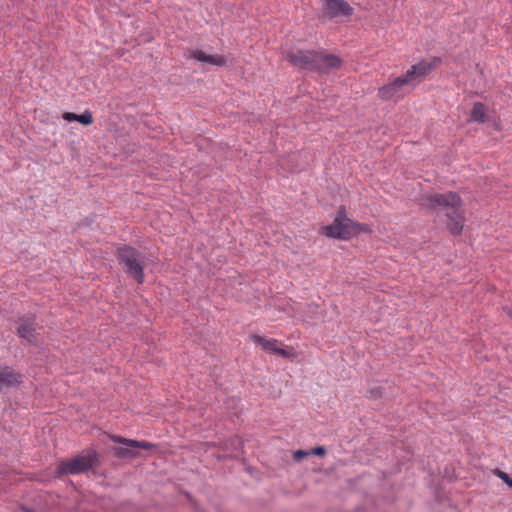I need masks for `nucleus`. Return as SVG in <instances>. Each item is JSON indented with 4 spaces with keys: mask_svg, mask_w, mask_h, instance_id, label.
<instances>
[{
    "mask_svg": "<svg viewBox=\"0 0 512 512\" xmlns=\"http://www.w3.org/2000/svg\"><path fill=\"white\" fill-rule=\"evenodd\" d=\"M22 510L24 512H35L33 509H30V508H26V507H23Z\"/></svg>",
    "mask_w": 512,
    "mask_h": 512,
    "instance_id": "4be33fe9",
    "label": "nucleus"
},
{
    "mask_svg": "<svg viewBox=\"0 0 512 512\" xmlns=\"http://www.w3.org/2000/svg\"><path fill=\"white\" fill-rule=\"evenodd\" d=\"M370 228L366 224H360L347 217L345 206L341 205L333 222L330 225L322 227V234L329 238L340 240H349L362 232H369Z\"/></svg>",
    "mask_w": 512,
    "mask_h": 512,
    "instance_id": "7ed1b4c3",
    "label": "nucleus"
},
{
    "mask_svg": "<svg viewBox=\"0 0 512 512\" xmlns=\"http://www.w3.org/2000/svg\"><path fill=\"white\" fill-rule=\"evenodd\" d=\"M285 59L294 67L310 72L329 74L342 66V59L324 50H291L284 53Z\"/></svg>",
    "mask_w": 512,
    "mask_h": 512,
    "instance_id": "f03ea898",
    "label": "nucleus"
},
{
    "mask_svg": "<svg viewBox=\"0 0 512 512\" xmlns=\"http://www.w3.org/2000/svg\"><path fill=\"white\" fill-rule=\"evenodd\" d=\"M406 85H411L406 75L397 77L386 85L380 87L378 90V96L382 100H390L393 97H399L402 95L403 88Z\"/></svg>",
    "mask_w": 512,
    "mask_h": 512,
    "instance_id": "9b49d317",
    "label": "nucleus"
},
{
    "mask_svg": "<svg viewBox=\"0 0 512 512\" xmlns=\"http://www.w3.org/2000/svg\"><path fill=\"white\" fill-rule=\"evenodd\" d=\"M498 477L503 480L510 488H512V478L505 472L497 470Z\"/></svg>",
    "mask_w": 512,
    "mask_h": 512,
    "instance_id": "dca6fc26",
    "label": "nucleus"
},
{
    "mask_svg": "<svg viewBox=\"0 0 512 512\" xmlns=\"http://www.w3.org/2000/svg\"><path fill=\"white\" fill-rule=\"evenodd\" d=\"M503 311L512 318V302L503 306Z\"/></svg>",
    "mask_w": 512,
    "mask_h": 512,
    "instance_id": "aec40b11",
    "label": "nucleus"
},
{
    "mask_svg": "<svg viewBox=\"0 0 512 512\" xmlns=\"http://www.w3.org/2000/svg\"><path fill=\"white\" fill-rule=\"evenodd\" d=\"M16 323V334L20 338L26 340L29 344L36 345L38 336L37 331L39 329L36 322V316L32 314L19 316Z\"/></svg>",
    "mask_w": 512,
    "mask_h": 512,
    "instance_id": "0eeeda50",
    "label": "nucleus"
},
{
    "mask_svg": "<svg viewBox=\"0 0 512 512\" xmlns=\"http://www.w3.org/2000/svg\"><path fill=\"white\" fill-rule=\"evenodd\" d=\"M115 257L124 273L139 285L145 281V256L130 245H122L116 249Z\"/></svg>",
    "mask_w": 512,
    "mask_h": 512,
    "instance_id": "20e7f679",
    "label": "nucleus"
},
{
    "mask_svg": "<svg viewBox=\"0 0 512 512\" xmlns=\"http://www.w3.org/2000/svg\"><path fill=\"white\" fill-rule=\"evenodd\" d=\"M441 63V58L433 57L431 60H422L412 65L405 73L412 86H415L418 79H421L431 73Z\"/></svg>",
    "mask_w": 512,
    "mask_h": 512,
    "instance_id": "6e6552de",
    "label": "nucleus"
},
{
    "mask_svg": "<svg viewBox=\"0 0 512 512\" xmlns=\"http://www.w3.org/2000/svg\"><path fill=\"white\" fill-rule=\"evenodd\" d=\"M77 122L84 126H89L93 123V115L89 110H85L82 114H78Z\"/></svg>",
    "mask_w": 512,
    "mask_h": 512,
    "instance_id": "2eb2a0df",
    "label": "nucleus"
},
{
    "mask_svg": "<svg viewBox=\"0 0 512 512\" xmlns=\"http://www.w3.org/2000/svg\"><path fill=\"white\" fill-rule=\"evenodd\" d=\"M99 454L90 449L86 454H79L71 459L62 460L56 467V475H78L91 470L98 462Z\"/></svg>",
    "mask_w": 512,
    "mask_h": 512,
    "instance_id": "39448f33",
    "label": "nucleus"
},
{
    "mask_svg": "<svg viewBox=\"0 0 512 512\" xmlns=\"http://www.w3.org/2000/svg\"><path fill=\"white\" fill-rule=\"evenodd\" d=\"M23 383V375L10 366L0 367V393L19 387Z\"/></svg>",
    "mask_w": 512,
    "mask_h": 512,
    "instance_id": "f8f14e48",
    "label": "nucleus"
},
{
    "mask_svg": "<svg viewBox=\"0 0 512 512\" xmlns=\"http://www.w3.org/2000/svg\"><path fill=\"white\" fill-rule=\"evenodd\" d=\"M432 215L443 223L453 236L461 235L465 224L462 199L456 192L435 193L425 199Z\"/></svg>",
    "mask_w": 512,
    "mask_h": 512,
    "instance_id": "f257e3e1",
    "label": "nucleus"
},
{
    "mask_svg": "<svg viewBox=\"0 0 512 512\" xmlns=\"http://www.w3.org/2000/svg\"><path fill=\"white\" fill-rule=\"evenodd\" d=\"M110 439L118 444L112 448L113 454L119 459H132L139 455V449L149 450L155 447L148 441L126 439L118 435H110Z\"/></svg>",
    "mask_w": 512,
    "mask_h": 512,
    "instance_id": "423d86ee",
    "label": "nucleus"
},
{
    "mask_svg": "<svg viewBox=\"0 0 512 512\" xmlns=\"http://www.w3.org/2000/svg\"><path fill=\"white\" fill-rule=\"evenodd\" d=\"M488 120L487 107L482 102H475L468 119L469 123L483 124Z\"/></svg>",
    "mask_w": 512,
    "mask_h": 512,
    "instance_id": "4468645a",
    "label": "nucleus"
},
{
    "mask_svg": "<svg viewBox=\"0 0 512 512\" xmlns=\"http://www.w3.org/2000/svg\"><path fill=\"white\" fill-rule=\"evenodd\" d=\"M369 393L371 398H377L380 396V392L378 390H370Z\"/></svg>",
    "mask_w": 512,
    "mask_h": 512,
    "instance_id": "412c9836",
    "label": "nucleus"
},
{
    "mask_svg": "<svg viewBox=\"0 0 512 512\" xmlns=\"http://www.w3.org/2000/svg\"><path fill=\"white\" fill-rule=\"evenodd\" d=\"M250 339L255 345L261 346V348L267 353L279 354L284 358H290L292 356L291 352L278 347V340L276 339H266L265 337L256 334L251 335Z\"/></svg>",
    "mask_w": 512,
    "mask_h": 512,
    "instance_id": "ddd939ff",
    "label": "nucleus"
},
{
    "mask_svg": "<svg viewBox=\"0 0 512 512\" xmlns=\"http://www.w3.org/2000/svg\"><path fill=\"white\" fill-rule=\"evenodd\" d=\"M324 13L331 19L337 17H350L354 9L345 0H320Z\"/></svg>",
    "mask_w": 512,
    "mask_h": 512,
    "instance_id": "1a4fd4ad",
    "label": "nucleus"
},
{
    "mask_svg": "<svg viewBox=\"0 0 512 512\" xmlns=\"http://www.w3.org/2000/svg\"><path fill=\"white\" fill-rule=\"evenodd\" d=\"M308 455H310V452L308 451H305V450H297L295 453H294V460L296 461H301L302 459H304L305 457H307Z\"/></svg>",
    "mask_w": 512,
    "mask_h": 512,
    "instance_id": "f3484780",
    "label": "nucleus"
},
{
    "mask_svg": "<svg viewBox=\"0 0 512 512\" xmlns=\"http://www.w3.org/2000/svg\"><path fill=\"white\" fill-rule=\"evenodd\" d=\"M310 454H313L316 456H324L326 454V449L324 446H317L311 450Z\"/></svg>",
    "mask_w": 512,
    "mask_h": 512,
    "instance_id": "6ab92c4d",
    "label": "nucleus"
},
{
    "mask_svg": "<svg viewBox=\"0 0 512 512\" xmlns=\"http://www.w3.org/2000/svg\"><path fill=\"white\" fill-rule=\"evenodd\" d=\"M78 114L72 113V112H65L62 115V118L68 122L77 121Z\"/></svg>",
    "mask_w": 512,
    "mask_h": 512,
    "instance_id": "a211bd4d",
    "label": "nucleus"
},
{
    "mask_svg": "<svg viewBox=\"0 0 512 512\" xmlns=\"http://www.w3.org/2000/svg\"><path fill=\"white\" fill-rule=\"evenodd\" d=\"M185 57L190 60H196L204 65L225 67L228 64V59L219 54H207L200 49H189L185 53Z\"/></svg>",
    "mask_w": 512,
    "mask_h": 512,
    "instance_id": "9d476101",
    "label": "nucleus"
}]
</instances>
